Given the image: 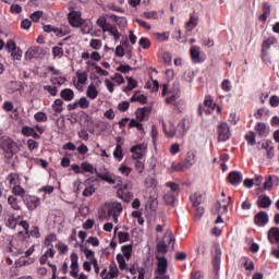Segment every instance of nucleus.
I'll use <instances>...</instances> for the list:
<instances>
[{"instance_id": "1", "label": "nucleus", "mask_w": 279, "mask_h": 279, "mask_svg": "<svg viewBox=\"0 0 279 279\" xmlns=\"http://www.w3.org/2000/svg\"><path fill=\"white\" fill-rule=\"evenodd\" d=\"M147 151V144L142 143L131 147V154L133 160H143L145 158V154Z\"/></svg>"}, {"instance_id": "2", "label": "nucleus", "mask_w": 279, "mask_h": 279, "mask_svg": "<svg viewBox=\"0 0 279 279\" xmlns=\"http://www.w3.org/2000/svg\"><path fill=\"white\" fill-rule=\"evenodd\" d=\"M230 125L228 122H221L218 125V141L219 143H226V141H230Z\"/></svg>"}, {"instance_id": "3", "label": "nucleus", "mask_w": 279, "mask_h": 279, "mask_svg": "<svg viewBox=\"0 0 279 279\" xmlns=\"http://www.w3.org/2000/svg\"><path fill=\"white\" fill-rule=\"evenodd\" d=\"M254 223L258 228H265L269 223V214L267 211H259L254 216Z\"/></svg>"}, {"instance_id": "4", "label": "nucleus", "mask_w": 279, "mask_h": 279, "mask_svg": "<svg viewBox=\"0 0 279 279\" xmlns=\"http://www.w3.org/2000/svg\"><path fill=\"white\" fill-rule=\"evenodd\" d=\"M23 203L28 208V210H36L40 206V198L37 196L25 195Z\"/></svg>"}, {"instance_id": "5", "label": "nucleus", "mask_w": 279, "mask_h": 279, "mask_svg": "<svg viewBox=\"0 0 279 279\" xmlns=\"http://www.w3.org/2000/svg\"><path fill=\"white\" fill-rule=\"evenodd\" d=\"M258 145H262L260 149H265L268 160H271V158L276 156V153L274 151V142H271V140H264L259 142Z\"/></svg>"}, {"instance_id": "6", "label": "nucleus", "mask_w": 279, "mask_h": 279, "mask_svg": "<svg viewBox=\"0 0 279 279\" xmlns=\"http://www.w3.org/2000/svg\"><path fill=\"white\" fill-rule=\"evenodd\" d=\"M189 130H191V120H189L187 118L181 119L177 126V132L179 136H186V134H189Z\"/></svg>"}, {"instance_id": "7", "label": "nucleus", "mask_w": 279, "mask_h": 279, "mask_svg": "<svg viewBox=\"0 0 279 279\" xmlns=\"http://www.w3.org/2000/svg\"><path fill=\"white\" fill-rule=\"evenodd\" d=\"M71 271H70V276H72V278H77L80 276V257L76 255V253H72L71 256Z\"/></svg>"}, {"instance_id": "8", "label": "nucleus", "mask_w": 279, "mask_h": 279, "mask_svg": "<svg viewBox=\"0 0 279 279\" xmlns=\"http://www.w3.org/2000/svg\"><path fill=\"white\" fill-rule=\"evenodd\" d=\"M156 258L158 260L156 274H158V276H165V274H167V268L169 267V262L165 256L158 254L156 255Z\"/></svg>"}, {"instance_id": "9", "label": "nucleus", "mask_w": 279, "mask_h": 279, "mask_svg": "<svg viewBox=\"0 0 279 279\" xmlns=\"http://www.w3.org/2000/svg\"><path fill=\"white\" fill-rule=\"evenodd\" d=\"M43 56H45V50H43L40 46H33L26 51V58L28 60H34V58H43Z\"/></svg>"}, {"instance_id": "10", "label": "nucleus", "mask_w": 279, "mask_h": 279, "mask_svg": "<svg viewBox=\"0 0 279 279\" xmlns=\"http://www.w3.org/2000/svg\"><path fill=\"white\" fill-rule=\"evenodd\" d=\"M69 23L72 27H81L82 25V13L78 11H72L68 15Z\"/></svg>"}, {"instance_id": "11", "label": "nucleus", "mask_w": 279, "mask_h": 279, "mask_svg": "<svg viewBox=\"0 0 279 279\" xmlns=\"http://www.w3.org/2000/svg\"><path fill=\"white\" fill-rule=\"evenodd\" d=\"M117 195L126 204L132 202V198L134 197V194H132V192H128V184H125L124 187L118 189Z\"/></svg>"}, {"instance_id": "12", "label": "nucleus", "mask_w": 279, "mask_h": 279, "mask_svg": "<svg viewBox=\"0 0 279 279\" xmlns=\"http://www.w3.org/2000/svg\"><path fill=\"white\" fill-rule=\"evenodd\" d=\"M213 265L216 271H219V269H221V247L219 246V244L215 245V255L213 257Z\"/></svg>"}, {"instance_id": "13", "label": "nucleus", "mask_w": 279, "mask_h": 279, "mask_svg": "<svg viewBox=\"0 0 279 279\" xmlns=\"http://www.w3.org/2000/svg\"><path fill=\"white\" fill-rule=\"evenodd\" d=\"M228 180L232 186H239L243 182V174L239 171H232L229 173Z\"/></svg>"}, {"instance_id": "14", "label": "nucleus", "mask_w": 279, "mask_h": 279, "mask_svg": "<svg viewBox=\"0 0 279 279\" xmlns=\"http://www.w3.org/2000/svg\"><path fill=\"white\" fill-rule=\"evenodd\" d=\"M255 130L257 131L258 136H260V138H267L269 136V132H270L269 125L263 122H258L255 125Z\"/></svg>"}, {"instance_id": "15", "label": "nucleus", "mask_w": 279, "mask_h": 279, "mask_svg": "<svg viewBox=\"0 0 279 279\" xmlns=\"http://www.w3.org/2000/svg\"><path fill=\"white\" fill-rule=\"evenodd\" d=\"M267 238L269 243L271 244L277 243V245H279V228L278 227L270 228L267 233Z\"/></svg>"}, {"instance_id": "16", "label": "nucleus", "mask_w": 279, "mask_h": 279, "mask_svg": "<svg viewBox=\"0 0 279 279\" xmlns=\"http://www.w3.org/2000/svg\"><path fill=\"white\" fill-rule=\"evenodd\" d=\"M15 145L16 144L14 143V141H12V138H4L0 143L1 149L7 153H13Z\"/></svg>"}, {"instance_id": "17", "label": "nucleus", "mask_w": 279, "mask_h": 279, "mask_svg": "<svg viewBox=\"0 0 279 279\" xmlns=\"http://www.w3.org/2000/svg\"><path fill=\"white\" fill-rule=\"evenodd\" d=\"M123 211V206L121 203H112L111 207L108 210L109 217H119Z\"/></svg>"}, {"instance_id": "18", "label": "nucleus", "mask_w": 279, "mask_h": 279, "mask_svg": "<svg viewBox=\"0 0 279 279\" xmlns=\"http://www.w3.org/2000/svg\"><path fill=\"white\" fill-rule=\"evenodd\" d=\"M109 33V36H112L114 43H119L121 40V33H119V28L117 25H109L108 29H105V33Z\"/></svg>"}, {"instance_id": "19", "label": "nucleus", "mask_w": 279, "mask_h": 279, "mask_svg": "<svg viewBox=\"0 0 279 279\" xmlns=\"http://www.w3.org/2000/svg\"><path fill=\"white\" fill-rule=\"evenodd\" d=\"M23 216H14L9 215V217L5 219V226L7 228H10L11 230L16 229V226H19V219H22Z\"/></svg>"}, {"instance_id": "20", "label": "nucleus", "mask_w": 279, "mask_h": 279, "mask_svg": "<svg viewBox=\"0 0 279 279\" xmlns=\"http://www.w3.org/2000/svg\"><path fill=\"white\" fill-rule=\"evenodd\" d=\"M258 208H269L271 206V198L267 195H260L257 199Z\"/></svg>"}, {"instance_id": "21", "label": "nucleus", "mask_w": 279, "mask_h": 279, "mask_svg": "<svg viewBox=\"0 0 279 279\" xmlns=\"http://www.w3.org/2000/svg\"><path fill=\"white\" fill-rule=\"evenodd\" d=\"M271 15V4L269 2H264L263 4V14L259 16V21L262 23H265L267 21V17Z\"/></svg>"}, {"instance_id": "22", "label": "nucleus", "mask_w": 279, "mask_h": 279, "mask_svg": "<svg viewBox=\"0 0 279 279\" xmlns=\"http://www.w3.org/2000/svg\"><path fill=\"white\" fill-rule=\"evenodd\" d=\"M60 97L64 99V101H73V99H75V92L71 88H65L61 90Z\"/></svg>"}, {"instance_id": "23", "label": "nucleus", "mask_w": 279, "mask_h": 279, "mask_svg": "<svg viewBox=\"0 0 279 279\" xmlns=\"http://www.w3.org/2000/svg\"><path fill=\"white\" fill-rule=\"evenodd\" d=\"M86 95L88 99H97L99 97V90H97V86L95 84H89L86 89Z\"/></svg>"}, {"instance_id": "24", "label": "nucleus", "mask_w": 279, "mask_h": 279, "mask_svg": "<svg viewBox=\"0 0 279 279\" xmlns=\"http://www.w3.org/2000/svg\"><path fill=\"white\" fill-rule=\"evenodd\" d=\"M190 53H191L192 61L195 64H199L202 62V59L199 58V47L192 46L190 49Z\"/></svg>"}, {"instance_id": "25", "label": "nucleus", "mask_w": 279, "mask_h": 279, "mask_svg": "<svg viewBox=\"0 0 279 279\" xmlns=\"http://www.w3.org/2000/svg\"><path fill=\"white\" fill-rule=\"evenodd\" d=\"M178 197V195L175 194H171V192H166L163 195V202L166 204V206H175V198Z\"/></svg>"}, {"instance_id": "26", "label": "nucleus", "mask_w": 279, "mask_h": 279, "mask_svg": "<svg viewBox=\"0 0 279 279\" xmlns=\"http://www.w3.org/2000/svg\"><path fill=\"white\" fill-rule=\"evenodd\" d=\"M8 204L12 208V210H21V201H19L16 196H9Z\"/></svg>"}, {"instance_id": "27", "label": "nucleus", "mask_w": 279, "mask_h": 279, "mask_svg": "<svg viewBox=\"0 0 279 279\" xmlns=\"http://www.w3.org/2000/svg\"><path fill=\"white\" fill-rule=\"evenodd\" d=\"M278 43V39L274 36L268 37L262 45V50L269 51L271 49V46L276 45Z\"/></svg>"}, {"instance_id": "28", "label": "nucleus", "mask_w": 279, "mask_h": 279, "mask_svg": "<svg viewBox=\"0 0 279 279\" xmlns=\"http://www.w3.org/2000/svg\"><path fill=\"white\" fill-rule=\"evenodd\" d=\"M193 165H195V154L189 151L185 156L183 166L185 167V169H191V167H193Z\"/></svg>"}, {"instance_id": "29", "label": "nucleus", "mask_w": 279, "mask_h": 279, "mask_svg": "<svg viewBox=\"0 0 279 279\" xmlns=\"http://www.w3.org/2000/svg\"><path fill=\"white\" fill-rule=\"evenodd\" d=\"M167 189H170V191L168 193L172 194V195H180V184L169 181L166 183Z\"/></svg>"}, {"instance_id": "30", "label": "nucleus", "mask_w": 279, "mask_h": 279, "mask_svg": "<svg viewBox=\"0 0 279 279\" xmlns=\"http://www.w3.org/2000/svg\"><path fill=\"white\" fill-rule=\"evenodd\" d=\"M12 193L15 195V197H21L22 201L25 199V196L27 195V192H25V189H23L21 185H14Z\"/></svg>"}, {"instance_id": "31", "label": "nucleus", "mask_w": 279, "mask_h": 279, "mask_svg": "<svg viewBox=\"0 0 279 279\" xmlns=\"http://www.w3.org/2000/svg\"><path fill=\"white\" fill-rule=\"evenodd\" d=\"M163 131L168 138H173L175 134H178V129L175 128V124H170L169 131H167V124L163 122Z\"/></svg>"}, {"instance_id": "32", "label": "nucleus", "mask_w": 279, "mask_h": 279, "mask_svg": "<svg viewBox=\"0 0 279 279\" xmlns=\"http://www.w3.org/2000/svg\"><path fill=\"white\" fill-rule=\"evenodd\" d=\"M96 25L102 29V33H105V29H108L112 24L108 23V19H106V16H100L96 21Z\"/></svg>"}, {"instance_id": "33", "label": "nucleus", "mask_w": 279, "mask_h": 279, "mask_svg": "<svg viewBox=\"0 0 279 279\" xmlns=\"http://www.w3.org/2000/svg\"><path fill=\"white\" fill-rule=\"evenodd\" d=\"M81 171H83V174L84 173H96V174L98 173L97 169H95L93 167V165H90L86 161L81 163Z\"/></svg>"}, {"instance_id": "34", "label": "nucleus", "mask_w": 279, "mask_h": 279, "mask_svg": "<svg viewBox=\"0 0 279 279\" xmlns=\"http://www.w3.org/2000/svg\"><path fill=\"white\" fill-rule=\"evenodd\" d=\"M86 64H88V66H95L96 73H98L99 75H104L105 77H108V75H110L108 71L104 70L101 66L97 65V63L95 62L87 61Z\"/></svg>"}, {"instance_id": "35", "label": "nucleus", "mask_w": 279, "mask_h": 279, "mask_svg": "<svg viewBox=\"0 0 279 279\" xmlns=\"http://www.w3.org/2000/svg\"><path fill=\"white\" fill-rule=\"evenodd\" d=\"M62 106H64V100L58 98L54 100L53 105H52V109L56 112V114H60V112H62V110H64V108H62Z\"/></svg>"}, {"instance_id": "36", "label": "nucleus", "mask_w": 279, "mask_h": 279, "mask_svg": "<svg viewBox=\"0 0 279 279\" xmlns=\"http://www.w3.org/2000/svg\"><path fill=\"white\" fill-rule=\"evenodd\" d=\"M76 77L78 84H86V82H88V73L86 71L78 70L76 72Z\"/></svg>"}, {"instance_id": "37", "label": "nucleus", "mask_w": 279, "mask_h": 279, "mask_svg": "<svg viewBox=\"0 0 279 279\" xmlns=\"http://www.w3.org/2000/svg\"><path fill=\"white\" fill-rule=\"evenodd\" d=\"M113 158H116L118 162H121V160H123V147L121 146V144H117L113 151Z\"/></svg>"}, {"instance_id": "38", "label": "nucleus", "mask_w": 279, "mask_h": 279, "mask_svg": "<svg viewBox=\"0 0 279 279\" xmlns=\"http://www.w3.org/2000/svg\"><path fill=\"white\" fill-rule=\"evenodd\" d=\"M132 244L123 245L121 247V252L123 253V257H125L126 260H130L132 258Z\"/></svg>"}, {"instance_id": "39", "label": "nucleus", "mask_w": 279, "mask_h": 279, "mask_svg": "<svg viewBox=\"0 0 279 279\" xmlns=\"http://www.w3.org/2000/svg\"><path fill=\"white\" fill-rule=\"evenodd\" d=\"M190 201L192 203V206L195 208L202 204V194L194 193L190 196Z\"/></svg>"}, {"instance_id": "40", "label": "nucleus", "mask_w": 279, "mask_h": 279, "mask_svg": "<svg viewBox=\"0 0 279 279\" xmlns=\"http://www.w3.org/2000/svg\"><path fill=\"white\" fill-rule=\"evenodd\" d=\"M134 101H138L142 105L147 104V96L143 95V94H134L131 97V102L134 104Z\"/></svg>"}, {"instance_id": "41", "label": "nucleus", "mask_w": 279, "mask_h": 279, "mask_svg": "<svg viewBox=\"0 0 279 279\" xmlns=\"http://www.w3.org/2000/svg\"><path fill=\"white\" fill-rule=\"evenodd\" d=\"M116 258L121 271H125V269L128 268V263H125V257L121 253H119Z\"/></svg>"}, {"instance_id": "42", "label": "nucleus", "mask_w": 279, "mask_h": 279, "mask_svg": "<svg viewBox=\"0 0 279 279\" xmlns=\"http://www.w3.org/2000/svg\"><path fill=\"white\" fill-rule=\"evenodd\" d=\"M97 178H100V180H104L105 182H108L109 184H117V181L114 180V178H112L111 174H101V173H96Z\"/></svg>"}, {"instance_id": "43", "label": "nucleus", "mask_w": 279, "mask_h": 279, "mask_svg": "<svg viewBox=\"0 0 279 279\" xmlns=\"http://www.w3.org/2000/svg\"><path fill=\"white\" fill-rule=\"evenodd\" d=\"M119 173H121V175H124V178H129L130 174L132 173V168L125 166V165H120V167L118 168Z\"/></svg>"}, {"instance_id": "44", "label": "nucleus", "mask_w": 279, "mask_h": 279, "mask_svg": "<svg viewBox=\"0 0 279 279\" xmlns=\"http://www.w3.org/2000/svg\"><path fill=\"white\" fill-rule=\"evenodd\" d=\"M34 119L35 121H37V123H47V113L43 112V111H39V112H36L34 114Z\"/></svg>"}, {"instance_id": "45", "label": "nucleus", "mask_w": 279, "mask_h": 279, "mask_svg": "<svg viewBox=\"0 0 279 279\" xmlns=\"http://www.w3.org/2000/svg\"><path fill=\"white\" fill-rule=\"evenodd\" d=\"M245 141H246V143H248L251 146L256 145V133H254V131H250V132L245 135Z\"/></svg>"}, {"instance_id": "46", "label": "nucleus", "mask_w": 279, "mask_h": 279, "mask_svg": "<svg viewBox=\"0 0 279 279\" xmlns=\"http://www.w3.org/2000/svg\"><path fill=\"white\" fill-rule=\"evenodd\" d=\"M77 104L82 110H86L90 107V101L86 97H81Z\"/></svg>"}, {"instance_id": "47", "label": "nucleus", "mask_w": 279, "mask_h": 279, "mask_svg": "<svg viewBox=\"0 0 279 279\" xmlns=\"http://www.w3.org/2000/svg\"><path fill=\"white\" fill-rule=\"evenodd\" d=\"M119 243H128L130 241V233L120 231L118 233Z\"/></svg>"}, {"instance_id": "48", "label": "nucleus", "mask_w": 279, "mask_h": 279, "mask_svg": "<svg viewBox=\"0 0 279 279\" xmlns=\"http://www.w3.org/2000/svg\"><path fill=\"white\" fill-rule=\"evenodd\" d=\"M173 171H186L184 163L173 161L171 165V172Z\"/></svg>"}, {"instance_id": "49", "label": "nucleus", "mask_w": 279, "mask_h": 279, "mask_svg": "<svg viewBox=\"0 0 279 279\" xmlns=\"http://www.w3.org/2000/svg\"><path fill=\"white\" fill-rule=\"evenodd\" d=\"M136 119L137 121H145V114H147V108H142L136 110Z\"/></svg>"}, {"instance_id": "50", "label": "nucleus", "mask_w": 279, "mask_h": 279, "mask_svg": "<svg viewBox=\"0 0 279 279\" xmlns=\"http://www.w3.org/2000/svg\"><path fill=\"white\" fill-rule=\"evenodd\" d=\"M155 37L159 43H165V40H169V32L155 33Z\"/></svg>"}, {"instance_id": "51", "label": "nucleus", "mask_w": 279, "mask_h": 279, "mask_svg": "<svg viewBox=\"0 0 279 279\" xmlns=\"http://www.w3.org/2000/svg\"><path fill=\"white\" fill-rule=\"evenodd\" d=\"M197 114L198 117H204V114H210V108L205 107V105H198Z\"/></svg>"}, {"instance_id": "52", "label": "nucleus", "mask_w": 279, "mask_h": 279, "mask_svg": "<svg viewBox=\"0 0 279 279\" xmlns=\"http://www.w3.org/2000/svg\"><path fill=\"white\" fill-rule=\"evenodd\" d=\"M138 45L141 48L143 49H149V47H151V41H149L147 39V37H142L140 40H138Z\"/></svg>"}, {"instance_id": "53", "label": "nucleus", "mask_w": 279, "mask_h": 279, "mask_svg": "<svg viewBox=\"0 0 279 279\" xmlns=\"http://www.w3.org/2000/svg\"><path fill=\"white\" fill-rule=\"evenodd\" d=\"M7 180L11 186H16V182H19V174L11 173L8 175Z\"/></svg>"}, {"instance_id": "54", "label": "nucleus", "mask_w": 279, "mask_h": 279, "mask_svg": "<svg viewBox=\"0 0 279 279\" xmlns=\"http://www.w3.org/2000/svg\"><path fill=\"white\" fill-rule=\"evenodd\" d=\"M135 163H134V168H135V171L137 173H143V171H145V163H143V161L138 160V159H135Z\"/></svg>"}, {"instance_id": "55", "label": "nucleus", "mask_w": 279, "mask_h": 279, "mask_svg": "<svg viewBox=\"0 0 279 279\" xmlns=\"http://www.w3.org/2000/svg\"><path fill=\"white\" fill-rule=\"evenodd\" d=\"M44 90H47V93H49V95H51L52 97H56V95H58V87L56 86L45 85Z\"/></svg>"}, {"instance_id": "56", "label": "nucleus", "mask_w": 279, "mask_h": 279, "mask_svg": "<svg viewBox=\"0 0 279 279\" xmlns=\"http://www.w3.org/2000/svg\"><path fill=\"white\" fill-rule=\"evenodd\" d=\"M95 191H96L95 185H89L85 187V190L83 191V196L90 197L92 195H94Z\"/></svg>"}, {"instance_id": "57", "label": "nucleus", "mask_w": 279, "mask_h": 279, "mask_svg": "<svg viewBox=\"0 0 279 279\" xmlns=\"http://www.w3.org/2000/svg\"><path fill=\"white\" fill-rule=\"evenodd\" d=\"M28 234L34 239H40V228L32 227L31 231H28Z\"/></svg>"}, {"instance_id": "58", "label": "nucleus", "mask_w": 279, "mask_h": 279, "mask_svg": "<svg viewBox=\"0 0 279 279\" xmlns=\"http://www.w3.org/2000/svg\"><path fill=\"white\" fill-rule=\"evenodd\" d=\"M52 54L54 56V58H62V56H64V50L62 49V47H53L52 48Z\"/></svg>"}, {"instance_id": "59", "label": "nucleus", "mask_w": 279, "mask_h": 279, "mask_svg": "<svg viewBox=\"0 0 279 279\" xmlns=\"http://www.w3.org/2000/svg\"><path fill=\"white\" fill-rule=\"evenodd\" d=\"M157 252L159 254H167V252H169V250L167 248V244L165 242H159L157 244Z\"/></svg>"}, {"instance_id": "60", "label": "nucleus", "mask_w": 279, "mask_h": 279, "mask_svg": "<svg viewBox=\"0 0 279 279\" xmlns=\"http://www.w3.org/2000/svg\"><path fill=\"white\" fill-rule=\"evenodd\" d=\"M185 82H193V80L195 78V73L191 70H187L184 72V75H183Z\"/></svg>"}, {"instance_id": "61", "label": "nucleus", "mask_w": 279, "mask_h": 279, "mask_svg": "<svg viewBox=\"0 0 279 279\" xmlns=\"http://www.w3.org/2000/svg\"><path fill=\"white\" fill-rule=\"evenodd\" d=\"M89 47H92V49L99 50L101 49V41L99 39H92L89 41Z\"/></svg>"}, {"instance_id": "62", "label": "nucleus", "mask_w": 279, "mask_h": 279, "mask_svg": "<svg viewBox=\"0 0 279 279\" xmlns=\"http://www.w3.org/2000/svg\"><path fill=\"white\" fill-rule=\"evenodd\" d=\"M129 128H136V130H143V123L138 122V121L135 120V119H132V120L129 122Z\"/></svg>"}, {"instance_id": "63", "label": "nucleus", "mask_w": 279, "mask_h": 279, "mask_svg": "<svg viewBox=\"0 0 279 279\" xmlns=\"http://www.w3.org/2000/svg\"><path fill=\"white\" fill-rule=\"evenodd\" d=\"M269 105L271 106V108H278L279 97L277 95L271 96L269 99Z\"/></svg>"}, {"instance_id": "64", "label": "nucleus", "mask_w": 279, "mask_h": 279, "mask_svg": "<svg viewBox=\"0 0 279 279\" xmlns=\"http://www.w3.org/2000/svg\"><path fill=\"white\" fill-rule=\"evenodd\" d=\"M22 134L24 136H32V134H34V129L32 126H23Z\"/></svg>"}]
</instances>
